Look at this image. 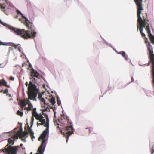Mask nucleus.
I'll return each instance as SVG.
<instances>
[{
    "instance_id": "obj_32",
    "label": "nucleus",
    "mask_w": 154,
    "mask_h": 154,
    "mask_svg": "<svg viewBox=\"0 0 154 154\" xmlns=\"http://www.w3.org/2000/svg\"><path fill=\"white\" fill-rule=\"evenodd\" d=\"M131 82H133L134 80V78H133V77H131Z\"/></svg>"
},
{
    "instance_id": "obj_7",
    "label": "nucleus",
    "mask_w": 154,
    "mask_h": 154,
    "mask_svg": "<svg viewBox=\"0 0 154 154\" xmlns=\"http://www.w3.org/2000/svg\"><path fill=\"white\" fill-rule=\"evenodd\" d=\"M147 49L149 52V56L152 65V72H154V54H153L152 47L150 43L147 45Z\"/></svg>"
},
{
    "instance_id": "obj_1",
    "label": "nucleus",
    "mask_w": 154,
    "mask_h": 154,
    "mask_svg": "<svg viewBox=\"0 0 154 154\" xmlns=\"http://www.w3.org/2000/svg\"><path fill=\"white\" fill-rule=\"evenodd\" d=\"M42 114L44 116V117L42 116L41 113H40L35 117L36 120H38L37 123L38 126V125H43L44 127L46 128L38 139L39 140H42V143L38 149V152L41 154H43L46 145V136L48 134L49 127V120L48 115L44 114L43 112Z\"/></svg>"
},
{
    "instance_id": "obj_35",
    "label": "nucleus",
    "mask_w": 154,
    "mask_h": 154,
    "mask_svg": "<svg viewBox=\"0 0 154 154\" xmlns=\"http://www.w3.org/2000/svg\"><path fill=\"white\" fill-rule=\"evenodd\" d=\"M18 50L20 52V51H21V50H20V48H18Z\"/></svg>"
},
{
    "instance_id": "obj_34",
    "label": "nucleus",
    "mask_w": 154,
    "mask_h": 154,
    "mask_svg": "<svg viewBox=\"0 0 154 154\" xmlns=\"http://www.w3.org/2000/svg\"><path fill=\"white\" fill-rule=\"evenodd\" d=\"M154 153V149L151 152V153L153 154Z\"/></svg>"
},
{
    "instance_id": "obj_28",
    "label": "nucleus",
    "mask_w": 154,
    "mask_h": 154,
    "mask_svg": "<svg viewBox=\"0 0 154 154\" xmlns=\"http://www.w3.org/2000/svg\"><path fill=\"white\" fill-rule=\"evenodd\" d=\"M0 23L1 24H2V25H4V26H5V25L6 24L5 23H3V22H2L0 20Z\"/></svg>"
},
{
    "instance_id": "obj_33",
    "label": "nucleus",
    "mask_w": 154,
    "mask_h": 154,
    "mask_svg": "<svg viewBox=\"0 0 154 154\" xmlns=\"http://www.w3.org/2000/svg\"><path fill=\"white\" fill-rule=\"evenodd\" d=\"M3 67H4V66H2V64H0V68H3Z\"/></svg>"
},
{
    "instance_id": "obj_41",
    "label": "nucleus",
    "mask_w": 154,
    "mask_h": 154,
    "mask_svg": "<svg viewBox=\"0 0 154 154\" xmlns=\"http://www.w3.org/2000/svg\"><path fill=\"white\" fill-rule=\"evenodd\" d=\"M17 16H16V18H17Z\"/></svg>"
},
{
    "instance_id": "obj_4",
    "label": "nucleus",
    "mask_w": 154,
    "mask_h": 154,
    "mask_svg": "<svg viewBox=\"0 0 154 154\" xmlns=\"http://www.w3.org/2000/svg\"><path fill=\"white\" fill-rule=\"evenodd\" d=\"M58 121L63 126L67 125L64 128L65 131L62 133L66 138V142H67L69 137L72 134H73V128L72 127V122L70 120L68 117L64 114L61 115V117L59 119Z\"/></svg>"
},
{
    "instance_id": "obj_31",
    "label": "nucleus",
    "mask_w": 154,
    "mask_h": 154,
    "mask_svg": "<svg viewBox=\"0 0 154 154\" xmlns=\"http://www.w3.org/2000/svg\"><path fill=\"white\" fill-rule=\"evenodd\" d=\"M31 137V138L32 139H33V138H34L35 137L33 135L30 136Z\"/></svg>"
},
{
    "instance_id": "obj_38",
    "label": "nucleus",
    "mask_w": 154,
    "mask_h": 154,
    "mask_svg": "<svg viewBox=\"0 0 154 154\" xmlns=\"http://www.w3.org/2000/svg\"><path fill=\"white\" fill-rule=\"evenodd\" d=\"M25 148H22V149L23 150Z\"/></svg>"
},
{
    "instance_id": "obj_21",
    "label": "nucleus",
    "mask_w": 154,
    "mask_h": 154,
    "mask_svg": "<svg viewBox=\"0 0 154 154\" xmlns=\"http://www.w3.org/2000/svg\"><path fill=\"white\" fill-rule=\"evenodd\" d=\"M19 136L20 137V136L19 135V133L18 134H16L15 135H14L12 137H11L14 140V139H17L18 138Z\"/></svg>"
},
{
    "instance_id": "obj_5",
    "label": "nucleus",
    "mask_w": 154,
    "mask_h": 154,
    "mask_svg": "<svg viewBox=\"0 0 154 154\" xmlns=\"http://www.w3.org/2000/svg\"><path fill=\"white\" fill-rule=\"evenodd\" d=\"M33 29H30L27 27L29 30H25L24 29H20L18 28L12 27L11 29L18 35H20L23 38L27 39L28 38H34L35 36L36 32H33L34 28L33 25Z\"/></svg>"
},
{
    "instance_id": "obj_40",
    "label": "nucleus",
    "mask_w": 154,
    "mask_h": 154,
    "mask_svg": "<svg viewBox=\"0 0 154 154\" xmlns=\"http://www.w3.org/2000/svg\"><path fill=\"white\" fill-rule=\"evenodd\" d=\"M11 48V47H9V49H10Z\"/></svg>"
},
{
    "instance_id": "obj_26",
    "label": "nucleus",
    "mask_w": 154,
    "mask_h": 154,
    "mask_svg": "<svg viewBox=\"0 0 154 154\" xmlns=\"http://www.w3.org/2000/svg\"><path fill=\"white\" fill-rule=\"evenodd\" d=\"M31 82V81H30L29 82ZM32 84H33V83H32ZM29 84H28L27 82H26L25 84V85H26V86H27L28 85V86H29Z\"/></svg>"
},
{
    "instance_id": "obj_30",
    "label": "nucleus",
    "mask_w": 154,
    "mask_h": 154,
    "mask_svg": "<svg viewBox=\"0 0 154 154\" xmlns=\"http://www.w3.org/2000/svg\"><path fill=\"white\" fill-rule=\"evenodd\" d=\"M12 45L13 47H14L15 49H16L17 48V46L15 45L14 44Z\"/></svg>"
},
{
    "instance_id": "obj_24",
    "label": "nucleus",
    "mask_w": 154,
    "mask_h": 154,
    "mask_svg": "<svg viewBox=\"0 0 154 154\" xmlns=\"http://www.w3.org/2000/svg\"><path fill=\"white\" fill-rule=\"evenodd\" d=\"M6 45V44L5 43H3L0 41V45Z\"/></svg>"
},
{
    "instance_id": "obj_15",
    "label": "nucleus",
    "mask_w": 154,
    "mask_h": 154,
    "mask_svg": "<svg viewBox=\"0 0 154 154\" xmlns=\"http://www.w3.org/2000/svg\"><path fill=\"white\" fill-rule=\"evenodd\" d=\"M38 98L43 103L45 104L48 105V104H49V103H47L46 101L42 97L41 95H39Z\"/></svg>"
},
{
    "instance_id": "obj_8",
    "label": "nucleus",
    "mask_w": 154,
    "mask_h": 154,
    "mask_svg": "<svg viewBox=\"0 0 154 154\" xmlns=\"http://www.w3.org/2000/svg\"><path fill=\"white\" fill-rule=\"evenodd\" d=\"M17 11L18 14H20L25 19V20L24 22V24L25 25V26L27 27L29 29H33V23L30 22L29 21L27 18H26L25 17L23 16V14L18 10H17Z\"/></svg>"
},
{
    "instance_id": "obj_19",
    "label": "nucleus",
    "mask_w": 154,
    "mask_h": 154,
    "mask_svg": "<svg viewBox=\"0 0 154 154\" xmlns=\"http://www.w3.org/2000/svg\"><path fill=\"white\" fill-rule=\"evenodd\" d=\"M5 6L4 4L1 5V8L2 11H4V12H5V10H4V9L5 8Z\"/></svg>"
},
{
    "instance_id": "obj_16",
    "label": "nucleus",
    "mask_w": 154,
    "mask_h": 154,
    "mask_svg": "<svg viewBox=\"0 0 154 154\" xmlns=\"http://www.w3.org/2000/svg\"><path fill=\"white\" fill-rule=\"evenodd\" d=\"M28 134V132L25 131H24L23 133L22 132H20L19 133V135L20 137L21 138L24 137L25 136L27 135Z\"/></svg>"
},
{
    "instance_id": "obj_10",
    "label": "nucleus",
    "mask_w": 154,
    "mask_h": 154,
    "mask_svg": "<svg viewBox=\"0 0 154 154\" xmlns=\"http://www.w3.org/2000/svg\"><path fill=\"white\" fill-rule=\"evenodd\" d=\"M31 76H34L36 78H38L39 76V74L36 70H32L31 72Z\"/></svg>"
},
{
    "instance_id": "obj_12",
    "label": "nucleus",
    "mask_w": 154,
    "mask_h": 154,
    "mask_svg": "<svg viewBox=\"0 0 154 154\" xmlns=\"http://www.w3.org/2000/svg\"><path fill=\"white\" fill-rule=\"evenodd\" d=\"M3 85L7 88H9L10 86L7 84L6 82L3 79H2L0 81V86Z\"/></svg>"
},
{
    "instance_id": "obj_22",
    "label": "nucleus",
    "mask_w": 154,
    "mask_h": 154,
    "mask_svg": "<svg viewBox=\"0 0 154 154\" xmlns=\"http://www.w3.org/2000/svg\"><path fill=\"white\" fill-rule=\"evenodd\" d=\"M57 103L58 104V106L60 105L61 104L60 100L59 99V97L58 96L57 97Z\"/></svg>"
},
{
    "instance_id": "obj_20",
    "label": "nucleus",
    "mask_w": 154,
    "mask_h": 154,
    "mask_svg": "<svg viewBox=\"0 0 154 154\" xmlns=\"http://www.w3.org/2000/svg\"><path fill=\"white\" fill-rule=\"evenodd\" d=\"M17 115H20V116H22L23 115V112L22 111L18 110L17 111Z\"/></svg>"
},
{
    "instance_id": "obj_29",
    "label": "nucleus",
    "mask_w": 154,
    "mask_h": 154,
    "mask_svg": "<svg viewBox=\"0 0 154 154\" xmlns=\"http://www.w3.org/2000/svg\"><path fill=\"white\" fill-rule=\"evenodd\" d=\"M33 116H32L31 117V120H32V123H33V121L34 120V118H33Z\"/></svg>"
},
{
    "instance_id": "obj_14",
    "label": "nucleus",
    "mask_w": 154,
    "mask_h": 154,
    "mask_svg": "<svg viewBox=\"0 0 154 154\" xmlns=\"http://www.w3.org/2000/svg\"><path fill=\"white\" fill-rule=\"evenodd\" d=\"M117 53L118 54L121 55L125 60H128V57L126 55V53L124 51H121L119 52H117Z\"/></svg>"
},
{
    "instance_id": "obj_18",
    "label": "nucleus",
    "mask_w": 154,
    "mask_h": 154,
    "mask_svg": "<svg viewBox=\"0 0 154 154\" xmlns=\"http://www.w3.org/2000/svg\"><path fill=\"white\" fill-rule=\"evenodd\" d=\"M149 37L152 43L154 44V36L152 34L149 35Z\"/></svg>"
},
{
    "instance_id": "obj_27",
    "label": "nucleus",
    "mask_w": 154,
    "mask_h": 154,
    "mask_svg": "<svg viewBox=\"0 0 154 154\" xmlns=\"http://www.w3.org/2000/svg\"><path fill=\"white\" fill-rule=\"evenodd\" d=\"M9 79L13 81L14 80V78L11 76L9 78Z\"/></svg>"
},
{
    "instance_id": "obj_23",
    "label": "nucleus",
    "mask_w": 154,
    "mask_h": 154,
    "mask_svg": "<svg viewBox=\"0 0 154 154\" xmlns=\"http://www.w3.org/2000/svg\"><path fill=\"white\" fill-rule=\"evenodd\" d=\"M28 128L29 130V132L30 133V136L33 135V134H34L33 132L29 128L28 126Z\"/></svg>"
},
{
    "instance_id": "obj_17",
    "label": "nucleus",
    "mask_w": 154,
    "mask_h": 154,
    "mask_svg": "<svg viewBox=\"0 0 154 154\" xmlns=\"http://www.w3.org/2000/svg\"><path fill=\"white\" fill-rule=\"evenodd\" d=\"M36 108H33L32 110V116L35 117L36 116H38V115H39V114H38L36 112Z\"/></svg>"
},
{
    "instance_id": "obj_36",
    "label": "nucleus",
    "mask_w": 154,
    "mask_h": 154,
    "mask_svg": "<svg viewBox=\"0 0 154 154\" xmlns=\"http://www.w3.org/2000/svg\"><path fill=\"white\" fill-rule=\"evenodd\" d=\"M20 147H22V146H23V144H20Z\"/></svg>"
},
{
    "instance_id": "obj_6",
    "label": "nucleus",
    "mask_w": 154,
    "mask_h": 154,
    "mask_svg": "<svg viewBox=\"0 0 154 154\" xmlns=\"http://www.w3.org/2000/svg\"><path fill=\"white\" fill-rule=\"evenodd\" d=\"M8 143L4 148L0 150L1 152H3L5 154H16L19 146H12L14 143V140L11 138H9L8 140Z\"/></svg>"
},
{
    "instance_id": "obj_25",
    "label": "nucleus",
    "mask_w": 154,
    "mask_h": 154,
    "mask_svg": "<svg viewBox=\"0 0 154 154\" xmlns=\"http://www.w3.org/2000/svg\"><path fill=\"white\" fill-rule=\"evenodd\" d=\"M8 89L6 88V89H5V90L4 91V93L6 94V93H8Z\"/></svg>"
},
{
    "instance_id": "obj_13",
    "label": "nucleus",
    "mask_w": 154,
    "mask_h": 154,
    "mask_svg": "<svg viewBox=\"0 0 154 154\" xmlns=\"http://www.w3.org/2000/svg\"><path fill=\"white\" fill-rule=\"evenodd\" d=\"M145 25H143L142 24H140V26L139 30L141 35L143 38H146V35L143 32V26H144Z\"/></svg>"
},
{
    "instance_id": "obj_37",
    "label": "nucleus",
    "mask_w": 154,
    "mask_h": 154,
    "mask_svg": "<svg viewBox=\"0 0 154 154\" xmlns=\"http://www.w3.org/2000/svg\"><path fill=\"white\" fill-rule=\"evenodd\" d=\"M91 130L90 129H89V133H91Z\"/></svg>"
},
{
    "instance_id": "obj_3",
    "label": "nucleus",
    "mask_w": 154,
    "mask_h": 154,
    "mask_svg": "<svg viewBox=\"0 0 154 154\" xmlns=\"http://www.w3.org/2000/svg\"><path fill=\"white\" fill-rule=\"evenodd\" d=\"M38 90L36 88V86L32 82H30L28 88L27 94L28 98H26V104L28 105V106L25 109L26 110L30 111L32 110L33 106L29 100L33 101H36V97L38 93Z\"/></svg>"
},
{
    "instance_id": "obj_11",
    "label": "nucleus",
    "mask_w": 154,
    "mask_h": 154,
    "mask_svg": "<svg viewBox=\"0 0 154 154\" xmlns=\"http://www.w3.org/2000/svg\"><path fill=\"white\" fill-rule=\"evenodd\" d=\"M48 100L49 101L50 103H51L52 105H54L55 103V98L53 97L52 95H51L49 96V98Z\"/></svg>"
},
{
    "instance_id": "obj_2",
    "label": "nucleus",
    "mask_w": 154,
    "mask_h": 154,
    "mask_svg": "<svg viewBox=\"0 0 154 154\" xmlns=\"http://www.w3.org/2000/svg\"><path fill=\"white\" fill-rule=\"evenodd\" d=\"M134 1L137 6V22L139 23L140 26V24L145 25L144 26H143V28L145 27V26L146 25V30L148 34V36L151 35L152 34L151 33L149 24L148 23L149 20L148 18L147 14L146 13H143L142 14V18L141 17L142 11L143 10L142 5L143 0H134Z\"/></svg>"
},
{
    "instance_id": "obj_39",
    "label": "nucleus",
    "mask_w": 154,
    "mask_h": 154,
    "mask_svg": "<svg viewBox=\"0 0 154 154\" xmlns=\"http://www.w3.org/2000/svg\"><path fill=\"white\" fill-rule=\"evenodd\" d=\"M20 129H21V130H22V128H20Z\"/></svg>"
},
{
    "instance_id": "obj_9",
    "label": "nucleus",
    "mask_w": 154,
    "mask_h": 154,
    "mask_svg": "<svg viewBox=\"0 0 154 154\" xmlns=\"http://www.w3.org/2000/svg\"><path fill=\"white\" fill-rule=\"evenodd\" d=\"M26 98H25L22 100L20 102V107L22 110L23 109L26 110V109H25V108H26Z\"/></svg>"
}]
</instances>
